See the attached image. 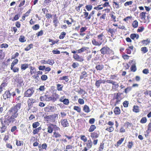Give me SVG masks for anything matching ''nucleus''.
<instances>
[{"mask_svg":"<svg viewBox=\"0 0 151 151\" xmlns=\"http://www.w3.org/2000/svg\"><path fill=\"white\" fill-rule=\"evenodd\" d=\"M21 103L19 102L11 107L9 110V112L11 116H9L6 119L10 123H13L18 115L17 112L21 108Z\"/></svg>","mask_w":151,"mask_h":151,"instance_id":"obj_1","label":"nucleus"},{"mask_svg":"<svg viewBox=\"0 0 151 151\" xmlns=\"http://www.w3.org/2000/svg\"><path fill=\"white\" fill-rule=\"evenodd\" d=\"M34 91L33 88H29L24 93V96L25 97H30L33 94Z\"/></svg>","mask_w":151,"mask_h":151,"instance_id":"obj_2","label":"nucleus"},{"mask_svg":"<svg viewBox=\"0 0 151 151\" xmlns=\"http://www.w3.org/2000/svg\"><path fill=\"white\" fill-rule=\"evenodd\" d=\"M55 108L53 106L47 105L44 108L45 111L47 112H54L55 110Z\"/></svg>","mask_w":151,"mask_h":151,"instance_id":"obj_3","label":"nucleus"},{"mask_svg":"<svg viewBox=\"0 0 151 151\" xmlns=\"http://www.w3.org/2000/svg\"><path fill=\"white\" fill-rule=\"evenodd\" d=\"M110 51V48L107 47H104L100 50L101 53L103 55L109 53Z\"/></svg>","mask_w":151,"mask_h":151,"instance_id":"obj_4","label":"nucleus"},{"mask_svg":"<svg viewBox=\"0 0 151 151\" xmlns=\"http://www.w3.org/2000/svg\"><path fill=\"white\" fill-rule=\"evenodd\" d=\"M1 121L2 126L0 127V131L1 133H3L6 130L7 127L6 126L5 124L4 123L2 120H1Z\"/></svg>","mask_w":151,"mask_h":151,"instance_id":"obj_5","label":"nucleus"},{"mask_svg":"<svg viewBox=\"0 0 151 151\" xmlns=\"http://www.w3.org/2000/svg\"><path fill=\"white\" fill-rule=\"evenodd\" d=\"M11 93L9 91H6L4 94H3V97L4 99H6L10 98L11 96Z\"/></svg>","mask_w":151,"mask_h":151,"instance_id":"obj_6","label":"nucleus"},{"mask_svg":"<svg viewBox=\"0 0 151 151\" xmlns=\"http://www.w3.org/2000/svg\"><path fill=\"white\" fill-rule=\"evenodd\" d=\"M61 124L63 127H66L69 126V123L67 119H62L61 120Z\"/></svg>","mask_w":151,"mask_h":151,"instance_id":"obj_7","label":"nucleus"},{"mask_svg":"<svg viewBox=\"0 0 151 151\" xmlns=\"http://www.w3.org/2000/svg\"><path fill=\"white\" fill-rule=\"evenodd\" d=\"M97 38L98 40L100 42H101V44H102L105 38V37L104 35L102 33H101V34L98 35L97 36Z\"/></svg>","mask_w":151,"mask_h":151,"instance_id":"obj_8","label":"nucleus"},{"mask_svg":"<svg viewBox=\"0 0 151 151\" xmlns=\"http://www.w3.org/2000/svg\"><path fill=\"white\" fill-rule=\"evenodd\" d=\"M104 66L103 65L97 63L95 68L97 70L101 71L104 68Z\"/></svg>","mask_w":151,"mask_h":151,"instance_id":"obj_9","label":"nucleus"},{"mask_svg":"<svg viewBox=\"0 0 151 151\" xmlns=\"http://www.w3.org/2000/svg\"><path fill=\"white\" fill-rule=\"evenodd\" d=\"M92 43L93 45L96 46H100L101 44V42H100L99 41H97L96 39H93L92 41Z\"/></svg>","mask_w":151,"mask_h":151,"instance_id":"obj_10","label":"nucleus"},{"mask_svg":"<svg viewBox=\"0 0 151 151\" xmlns=\"http://www.w3.org/2000/svg\"><path fill=\"white\" fill-rule=\"evenodd\" d=\"M114 111L115 114L116 115L119 114L120 113V110L118 107H116L114 109Z\"/></svg>","mask_w":151,"mask_h":151,"instance_id":"obj_11","label":"nucleus"},{"mask_svg":"<svg viewBox=\"0 0 151 151\" xmlns=\"http://www.w3.org/2000/svg\"><path fill=\"white\" fill-rule=\"evenodd\" d=\"M83 110L86 113H88L90 111L89 107L87 105L84 106L83 108Z\"/></svg>","mask_w":151,"mask_h":151,"instance_id":"obj_12","label":"nucleus"},{"mask_svg":"<svg viewBox=\"0 0 151 151\" xmlns=\"http://www.w3.org/2000/svg\"><path fill=\"white\" fill-rule=\"evenodd\" d=\"M89 49L88 47H84L78 50V53H81Z\"/></svg>","mask_w":151,"mask_h":151,"instance_id":"obj_13","label":"nucleus"},{"mask_svg":"<svg viewBox=\"0 0 151 151\" xmlns=\"http://www.w3.org/2000/svg\"><path fill=\"white\" fill-rule=\"evenodd\" d=\"M42 128L41 127H39L37 128H35V129L33 130L32 133L33 134L35 135L38 133L39 132L40 130Z\"/></svg>","mask_w":151,"mask_h":151,"instance_id":"obj_14","label":"nucleus"},{"mask_svg":"<svg viewBox=\"0 0 151 151\" xmlns=\"http://www.w3.org/2000/svg\"><path fill=\"white\" fill-rule=\"evenodd\" d=\"M87 76V73L85 71H83L81 73V75L80 76V79H83L85 77H86Z\"/></svg>","mask_w":151,"mask_h":151,"instance_id":"obj_15","label":"nucleus"},{"mask_svg":"<svg viewBox=\"0 0 151 151\" xmlns=\"http://www.w3.org/2000/svg\"><path fill=\"white\" fill-rule=\"evenodd\" d=\"M130 37L133 40H134L135 38L138 39L139 38V35L138 34H132L130 35Z\"/></svg>","mask_w":151,"mask_h":151,"instance_id":"obj_16","label":"nucleus"},{"mask_svg":"<svg viewBox=\"0 0 151 151\" xmlns=\"http://www.w3.org/2000/svg\"><path fill=\"white\" fill-rule=\"evenodd\" d=\"M44 97L45 101H50L52 99V98L48 95H45L44 96Z\"/></svg>","mask_w":151,"mask_h":151,"instance_id":"obj_17","label":"nucleus"},{"mask_svg":"<svg viewBox=\"0 0 151 151\" xmlns=\"http://www.w3.org/2000/svg\"><path fill=\"white\" fill-rule=\"evenodd\" d=\"M16 81L19 84L20 86H22L23 82L22 78L21 77L18 78L16 79Z\"/></svg>","mask_w":151,"mask_h":151,"instance_id":"obj_18","label":"nucleus"},{"mask_svg":"<svg viewBox=\"0 0 151 151\" xmlns=\"http://www.w3.org/2000/svg\"><path fill=\"white\" fill-rule=\"evenodd\" d=\"M112 85H114L112 87V88L113 89H114L115 90H117V88L119 86V84L116 82L114 81Z\"/></svg>","mask_w":151,"mask_h":151,"instance_id":"obj_19","label":"nucleus"},{"mask_svg":"<svg viewBox=\"0 0 151 151\" xmlns=\"http://www.w3.org/2000/svg\"><path fill=\"white\" fill-rule=\"evenodd\" d=\"M98 134L97 133L93 132L91 133V137L92 138H97L98 137Z\"/></svg>","mask_w":151,"mask_h":151,"instance_id":"obj_20","label":"nucleus"},{"mask_svg":"<svg viewBox=\"0 0 151 151\" xmlns=\"http://www.w3.org/2000/svg\"><path fill=\"white\" fill-rule=\"evenodd\" d=\"M28 102V107H29L35 102V100L32 99H29Z\"/></svg>","mask_w":151,"mask_h":151,"instance_id":"obj_21","label":"nucleus"},{"mask_svg":"<svg viewBox=\"0 0 151 151\" xmlns=\"http://www.w3.org/2000/svg\"><path fill=\"white\" fill-rule=\"evenodd\" d=\"M96 128V126L95 125H92L90 126V128L89 129L88 131L90 132H92L95 130Z\"/></svg>","mask_w":151,"mask_h":151,"instance_id":"obj_22","label":"nucleus"},{"mask_svg":"<svg viewBox=\"0 0 151 151\" xmlns=\"http://www.w3.org/2000/svg\"><path fill=\"white\" fill-rule=\"evenodd\" d=\"M20 16V14H17L15 15V16L14 17V18L12 19V20L13 21H16L18 20Z\"/></svg>","mask_w":151,"mask_h":151,"instance_id":"obj_23","label":"nucleus"},{"mask_svg":"<svg viewBox=\"0 0 151 151\" xmlns=\"http://www.w3.org/2000/svg\"><path fill=\"white\" fill-rule=\"evenodd\" d=\"M102 83L101 82V79H100L96 81V82L95 85L98 88H99L100 84Z\"/></svg>","mask_w":151,"mask_h":151,"instance_id":"obj_24","label":"nucleus"},{"mask_svg":"<svg viewBox=\"0 0 151 151\" xmlns=\"http://www.w3.org/2000/svg\"><path fill=\"white\" fill-rule=\"evenodd\" d=\"M132 26L134 28H136L138 26V22L136 20L134 21L132 23Z\"/></svg>","mask_w":151,"mask_h":151,"instance_id":"obj_25","label":"nucleus"},{"mask_svg":"<svg viewBox=\"0 0 151 151\" xmlns=\"http://www.w3.org/2000/svg\"><path fill=\"white\" fill-rule=\"evenodd\" d=\"M60 80H64L65 82H67L69 81V79L68 76H64L60 78Z\"/></svg>","mask_w":151,"mask_h":151,"instance_id":"obj_26","label":"nucleus"},{"mask_svg":"<svg viewBox=\"0 0 151 151\" xmlns=\"http://www.w3.org/2000/svg\"><path fill=\"white\" fill-rule=\"evenodd\" d=\"M28 67V65L27 64H22L21 65V69L23 70H25Z\"/></svg>","mask_w":151,"mask_h":151,"instance_id":"obj_27","label":"nucleus"},{"mask_svg":"<svg viewBox=\"0 0 151 151\" xmlns=\"http://www.w3.org/2000/svg\"><path fill=\"white\" fill-rule=\"evenodd\" d=\"M133 111L136 113L138 112L139 111V109L138 106H134L133 107Z\"/></svg>","mask_w":151,"mask_h":151,"instance_id":"obj_28","label":"nucleus"},{"mask_svg":"<svg viewBox=\"0 0 151 151\" xmlns=\"http://www.w3.org/2000/svg\"><path fill=\"white\" fill-rule=\"evenodd\" d=\"M40 123L38 122L33 123L32 124V126L33 128H36L40 125Z\"/></svg>","mask_w":151,"mask_h":151,"instance_id":"obj_29","label":"nucleus"},{"mask_svg":"<svg viewBox=\"0 0 151 151\" xmlns=\"http://www.w3.org/2000/svg\"><path fill=\"white\" fill-rule=\"evenodd\" d=\"M63 86L62 85L57 84V89L58 91H61L62 90Z\"/></svg>","mask_w":151,"mask_h":151,"instance_id":"obj_30","label":"nucleus"},{"mask_svg":"<svg viewBox=\"0 0 151 151\" xmlns=\"http://www.w3.org/2000/svg\"><path fill=\"white\" fill-rule=\"evenodd\" d=\"M53 135L56 138H60L61 136L60 134L58 132H55L53 133Z\"/></svg>","mask_w":151,"mask_h":151,"instance_id":"obj_31","label":"nucleus"},{"mask_svg":"<svg viewBox=\"0 0 151 151\" xmlns=\"http://www.w3.org/2000/svg\"><path fill=\"white\" fill-rule=\"evenodd\" d=\"M145 14L146 13L144 12H142L140 14V16L142 19H145L146 18Z\"/></svg>","mask_w":151,"mask_h":151,"instance_id":"obj_32","label":"nucleus"},{"mask_svg":"<svg viewBox=\"0 0 151 151\" xmlns=\"http://www.w3.org/2000/svg\"><path fill=\"white\" fill-rule=\"evenodd\" d=\"M66 35V33L65 32H62L59 36V38L60 39H62L65 37Z\"/></svg>","mask_w":151,"mask_h":151,"instance_id":"obj_33","label":"nucleus"},{"mask_svg":"<svg viewBox=\"0 0 151 151\" xmlns=\"http://www.w3.org/2000/svg\"><path fill=\"white\" fill-rule=\"evenodd\" d=\"M74 110L77 111L78 112L80 113L81 111V108L78 106H75L73 107Z\"/></svg>","mask_w":151,"mask_h":151,"instance_id":"obj_34","label":"nucleus"},{"mask_svg":"<svg viewBox=\"0 0 151 151\" xmlns=\"http://www.w3.org/2000/svg\"><path fill=\"white\" fill-rule=\"evenodd\" d=\"M33 45L31 44L28 45L26 48L24 49V50L26 51L29 50L31 48H32Z\"/></svg>","mask_w":151,"mask_h":151,"instance_id":"obj_35","label":"nucleus"},{"mask_svg":"<svg viewBox=\"0 0 151 151\" xmlns=\"http://www.w3.org/2000/svg\"><path fill=\"white\" fill-rule=\"evenodd\" d=\"M141 50L143 53H146L148 51V49L145 47H142Z\"/></svg>","mask_w":151,"mask_h":151,"instance_id":"obj_36","label":"nucleus"},{"mask_svg":"<svg viewBox=\"0 0 151 151\" xmlns=\"http://www.w3.org/2000/svg\"><path fill=\"white\" fill-rule=\"evenodd\" d=\"M106 130L109 131V132H111L113 131L114 130V128L112 126H111L109 127H107Z\"/></svg>","mask_w":151,"mask_h":151,"instance_id":"obj_37","label":"nucleus"},{"mask_svg":"<svg viewBox=\"0 0 151 151\" xmlns=\"http://www.w3.org/2000/svg\"><path fill=\"white\" fill-rule=\"evenodd\" d=\"M4 55V52H3L2 50H0V59L1 60L3 59Z\"/></svg>","mask_w":151,"mask_h":151,"instance_id":"obj_38","label":"nucleus"},{"mask_svg":"<svg viewBox=\"0 0 151 151\" xmlns=\"http://www.w3.org/2000/svg\"><path fill=\"white\" fill-rule=\"evenodd\" d=\"M147 121V119L146 117H142L140 121V122L141 123L143 124L146 122Z\"/></svg>","mask_w":151,"mask_h":151,"instance_id":"obj_39","label":"nucleus"},{"mask_svg":"<svg viewBox=\"0 0 151 151\" xmlns=\"http://www.w3.org/2000/svg\"><path fill=\"white\" fill-rule=\"evenodd\" d=\"M124 138H121L120 139H119L117 142L116 144L118 146L122 143V142L124 140Z\"/></svg>","mask_w":151,"mask_h":151,"instance_id":"obj_40","label":"nucleus"},{"mask_svg":"<svg viewBox=\"0 0 151 151\" xmlns=\"http://www.w3.org/2000/svg\"><path fill=\"white\" fill-rule=\"evenodd\" d=\"M131 70L133 72H135L137 70L136 66L135 65H132L131 67Z\"/></svg>","mask_w":151,"mask_h":151,"instance_id":"obj_41","label":"nucleus"},{"mask_svg":"<svg viewBox=\"0 0 151 151\" xmlns=\"http://www.w3.org/2000/svg\"><path fill=\"white\" fill-rule=\"evenodd\" d=\"M24 39L25 37L24 36H21L19 39V40L21 42H24L26 41V40H25Z\"/></svg>","mask_w":151,"mask_h":151,"instance_id":"obj_42","label":"nucleus"},{"mask_svg":"<svg viewBox=\"0 0 151 151\" xmlns=\"http://www.w3.org/2000/svg\"><path fill=\"white\" fill-rule=\"evenodd\" d=\"M133 145V142L131 141L128 142V144L127 145V146L128 148L131 149Z\"/></svg>","mask_w":151,"mask_h":151,"instance_id":"obj_43","label":"nucleus"},{"mask_svg":"<svg viewBox=\"0 0 151 151\" xmlns=\"http://www.w3.org/2000/svg\"><path fill=\"white\" fill-rule=\"evenodd\" d=\"M104 148V143H101L99 148V151H102Z\"/></svg>","mask_w":151,"mask_h":151,"instance_id":"obj_44","label":"nucleus"},{"mask_svg":"<svg viewBox=\"0 0 151 151\" xmlns=\"http://www.w3.org/2000/svg\"><path fill=\"white\" fill-rule=\"evenodd\" d=\"M32 28L33 30H37L39 28L40 26L38 24H36L33 26Z\"/></svg>","mask_w":151,"mask_h":151,"instance_id":"obj_45","label":"nucleus"},{"mask_svg":"<svg viewBox=\"0 0 151 151\" xmlns=\"http://www.w3.org/2000/svg\"><path fill=\"white\" fill-rule=\"evenodd\" d=\"M63 103L64 104L68 105L69 104V102L68 99H65L63 100Z\"/></svg>","mask_w":151,"mask_h":151,"instance_id":"obj_46","label":"nucleus"},{"mask_svg":"<svg viewBox=\"0 0 151 151\" xmlns=\"http://www.w3.org/2000/svg\"><path fill=\"white\" fill-rule=\"evenodd\" d=\"M132 3L133 2L132 1H127L124 3V5L125 6H127L131 5H132Z\"/></svg>","mask_w":151,"mask_h":151,"instance_id":"obj_47","label":"nucleus"},{"mask_svg":"<svg viewBox=\"0 0 151 151\" xmlns=\"http://www.w3.org/2000/svg\"><path fill=\"white\" fill-rule=\"evenodd\" d=\"M47 64L52 65L54 63V61L53 60L49 59L47 60Z\"/></svg>","mask_w":151,"mask_h":151,"instance_id":"obj_48","label":"nucleus"},{"mask_svg":"<svg viewBox=\"0 0 151 151\" xmlns=\"http://www.w3.org/2000/svg\"><path fill=\"white\" fill-rule=\"evenodd\" d=\"M102 5V4L99 5L98 6L95 7H94V9L97 10H99L102 9H103V7H100V6Z\"/></svg>","mask_w":151,"mask_h":151,"instance_id":"obj_49","label":"nucleus"},{"mask_svg":"<svg viewBox=\"0 0 151 151\" xmlns=\"http://www.w3.org/2000/svg\"><path fill=\"white\" fill-rule=\"evenodd\" d=\"M79 64L77 62H74L73 63L72 66L74 68H76L78 67Z\"/></svg>","mask_w":151,"mask_h":151,"instance_id":"obj_50","label":"nucleus"},{"mask_svg":"<svg viewBox=\"0 0 151 151\" xmlns=\"http://www.w3.org/2000/svg\"><path fill=\"white\" fill-rule=\"evenodd\" d=\"M86 8L88 11H90L92 9V6L91 5H87L86 6Z\"/></svg>","mask_w":151,"mask_h":151,"instance_id":"obj_51","label":"nucleus"},{"mask_svg":"<svg viewBox=\"0 0 151 151\" xmlns=\"http://www.w3.org/2000/svg\"><path fill=\"white\" fill-rule=\"evenodd\" d=\"M47 78V76L45 75H43L41 76V79L42 81H46Z\"/></svg>","mask_w":151,"mask_h":151,"instance_id":"obj_52","label":"nucleus"},{"mask_svg":"<svg viewBox=\"0 0 151 151\" xmlns=\"http://www.w3.org/2000/svg\"><path fill=\"white\" fill-rule=\"evenodd\" d=\"M132 124L130 123L129 122H126L124 124V125L126 126L127 128L130 127L131 126Z\"/></svg>","mask_w":151,"mask_h":151,"instance_id":"obj_53","label":"nucleus"},{"mask_svg":"<svg viewBox=\"0 0 151 151\" xmlns=\"http://www.w3.org/2000/svg\"><path fill=\"white\" fill-rule=\"evenodd\" d=\"M53 131V128L50 126H49L47 128V132L49 133H51Z\"/></svg>","mask_w":151,"mask_h":151,"instance_id":"obj_54","label":"nucleus"},{"mask_svg":"<svg viewBox=\"0 0 151 151\" xmlns=\"http://www.w3.org/2000/svg\"><path fill=\"white\" fill-rule=\"evenodd\" d=\"M129 102L128 101H125L123 103V105L124 107H127L128 106Z\"/></svg>","mask_w":151,"mask_h":151,"instance_id":"obj_55","label":"nucleus"},{"mask_svg":"<svg viewBox=\"0 0 151 151\" xmlns=\"http://www.w3.org/2000/svg\"><path fill=\"white\" fill-rule=\"evenodd\" d=\"M78 102L81 105L83 104L84 103V100L82 99H79L78 100Z\"/></svg>","mask_w":151,"mask_h":151,"instance_id":"obj_56","label":"nucleus"},{"mask_svg":"<svg viewBox=\"0 0 151 151\" xmlns=\"http://www.w3.org/2000/svg\"><path fill=\"white\" fill-rule=\"evenodd\" d=\"M81 139L83 140L84 142H86L87 141L86 137L84 135H82L81 137Z\"/></svg>","mask_w":151,"mask_h":151,"instance_id":"obj_57","label":"nucleus"},{"mask_svg":"<svg viewBox=\"0 0 151 151\" xmlns=\"http://www.w3.org/2000/svg\"><path fill=\"white\" fill-rule=\"evenodd\" d=\"M45 88L44 86H40L39 88V90L40 91H45Z\"/></svg>","mask_w":151,"mask_h":151,"instance_id":"obj_58","label":"nucleus"},{"mask_svg":"<svg viewBox=\"0 0 151 151\" xmlns=\"http://www.w3.org/2000/svg\"><path fill=\"white\" fill-rule=\"evenodd\" d=\"M52 52L54 54H59L60 53V51L58 50H53L52 51Z\"/></svg>","mask_w":151,"mask_h":151,"instance_id":"obj_59","label":"nucleus"},{"mask_svg":"<svg viewBox=\"0 0 151 151\" xmlns=\"http://www.w3.org/2000/svg\"><path fill=\"white\" fill-rule=\"evenodd\" d=\"M11 70H12L13 72L15 73L18 72L19 71V68H18L17 67H14L12 69H11Z\"/></svg>","mask_w":151,"mask_h":151,"instance_id":"obj_60","label":"nucleus"},{"mask_svg":"<svg viewBox=\"0 0 151 151\" xmlns=\"http://www.w3.org/2000/svg\"><path fill=\"white\" fill-rule=\"evenodd\" d=\"M8 47V44L6 43H3L1 45V48H7Z\"/></svg>","mask_w":151,"mask_h":151,"instance_id":"obj_61","label":"nucleus"},{"mask_svg":"<svg viewBox=\"0 0 151 151\" xmlns=\"http://www.w3.org/2000/svg\"><path fill=\"white\" fill-rule=\"evenodd\" d=\"M108 32L111 33L112 35H113L115 33L114 30L113 29L111 28L109 29Z\"/></svg>","mask_w":151,"mask_h":151,"instance_id":"obj_62","label":"nucleus"},{"mask_svg":"<svg viewBox=\"0 0 151 151\" xmlns=\"http://www.w3.org/2000/svg\"><path fill=\"white\" fill-rule=\"evenodd\" d=\"M17 127L16 126H14L12 127L11 131L12 132H14L17 129Z\"/></svg>","mask_w":151,"mask_h":151,"instance_id":"obj_63","label":"nucleus"},{"mask_svg":"<svg viewBox=\"0 0 151 151\" xmlns=\"http://www.w3.org/2000/svg\"><path fill=\"white\" fill-rule=\"evenodd\" d=\"M144 28L143 27H139V28L137 30V32H141L144 29Z\"/></svg>","mask_w":151,"mask_h":151,"instance_id":"obj_64","label":"nucleus"}]
</instances>
